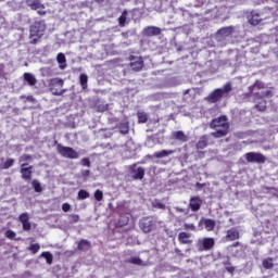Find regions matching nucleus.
<instances>
[{
  "instance_id": "obj_48",
  "label": "nucleus",
  "mask_w": 278,
  "mask_h": 278,
  "mask_svg": "<svg viewBox=\"0 0 278 278\" xmlns=\"http://www.w3.org/2000/svg\"><path fill=\"white\" fill-rule=\"evenodd\" d=\"M81 164H83V166H90V160H88V159H83V160H81Z\"/></svg>"
},
{
  "instance_id": "obj_9",
  "label": "nucleus",
  "mask_w": 278,
  "mask_h": 278,
  "mask_svg": "<svg viewBox=\"0 0 278 278\" xmlns=\"http://www.w3.org/2000/svg\"><path fill=\"white\" fill-rule=\"evenodd\" d=\"M245 159L248 162H256L257 164H264L266 162V157L263 154L249 152L245 154Z\"/></svg>"
},
{
  "instance_id": "obj_40",
  "label": "nucleus",
  "mask_w": 278,
  "mask_h": 278,
  "mask_svg": "<svg viewBox=\"0 0 278 278\" xmlns=\"http://www.w3.org/2000/svg\"><path fill=\"white\" fill-rule=\"evenodd\" d=\"M153 207H157V210H164V207H166L164 204H162V202L155 200L154 202H152Z\"/></svg>"
},
{
  "instance_id": "obj_6",
  "label": "nucleus",
  "mask_w": 278,
  "mask_h": 278,
  "mask_svg": "<svg viewBox=\"0 0 278 278\" xmlns=\"http://www.w3.org/2000/svg\"><path fill=\"white\" fill-rule=\"evenodd\" d=\"M63 86H64V80L60 78L52 79L50 85V90L52 94H55L58 97H60V94H64L65 90L62 89Z\"/></svg>"
},
{
  "instance_id": "obj_18",
  "label": "nucleus",
  "mask_w": 278,
  "mask_h": 278,
  "mask_svg": "<svg viewBox=\"0 0 278 278\" xmlns=\"http://www.w3.org/2000/svg\"><path fill=\"white\" fill-rule=\"evenodd\" d=\"M190 207H191L192 212H198V210H201V199L200 198H191Z\"/></svg>"
},
{
  "instance_id": "obj_23",
  "label": "nucleus",
  "mask_w": 278,
  "mask_h": 278,
  "mask_svg": "<svg viewBox=\"0 0 278 278\" xmlns=\"http://www.w3.org/2000/svg\"><path fill=\"white\" fill-rule=\"evenodd\" d=\"M239 236L238 230L236 228H231L227 231L226 240H238Z\"/></svg>"
},
{
  "instance_id": "obj_26",
  "label": "nucleus",
  "mask_w": 278,
  "mask_h": 278,
  "mask_svg": "<svg viewBox=\"0 0 278 278\" xmlns=\"http://www.w3.org/2000/svg\"><path fill=\"white\" fill-rule=\"evenodd\" d=\"M118 25L119 27H125V23H127V10L122 12V15L118 17Z\"/></svg>"
},
{
  "instance_id": "obj_38",
  "label": "nucleus",
  "mask_w": 278,
  "mask_h": 278,
  "mask_svg": "<svg viewBox=\"0 0 278 278\" xmlns=\"http://www.w3.org/2000/svg\"><path fill=\"white\" fill-rule=\"evenodd\" d=\"M137 116H138L139 123H144L147 121V113L139 112Z\"/></svg>"
},
{
  "instance_id": "obj_12",
  "label": "nucleus",
  "mask_w": 278,
  "mask_h": 278,
  "mask_svg": "<svg viewBox=\"0 0 278 278\" xmlns=\"http://www.w3.org/2000/svg\"><path fill=\"white\" fill-rule=\"evenodd\" d=\"M143 34L148 38H153V36H160V34H162V28L157 26H148L143 29Z\"/></svg>"
},
{
  "instance_id": "obj_47",
  "label": "nucleus",
  "mask_w": 278,
  "mask_h": 278,
  "mask_svg": "<svg viewBox=\"0 0 278 278\" xmlns=\"http://www.w3.org/2000/svg\"><path fill=\"white\" fill-rule=\"evenodd\" d=\"M185 229H190L191 231H194L197 228L194 227V224H185Z\"/></svg>"
},
{
  "instance_id": "obj_3",
  "label": "nucleus",
  "mask_w": 278,
  "mask_h": 278,
  "mask_svg": "<svg viewBox=\"0 0 278 278\" xmlns=\"http://www.w3.org/2000/svg\"><path fill=\"white\" fill-rule=\"evenodd\" d=\"M231 83L226 84L223 88L215 89L208 97V103H217L220 99H226L229 97V92H231Z\"/></svg>"
},
{
  "instance_id": "obj_25",
  "label": "nucleus",
  "mask_w": 278,
  "mask_h": 278,
  "mask_svg": "<svg viewBox=\"0 0 278 278\" xmlns=\"http://www.w3.org/2000/svg\"><path fill=\"white\" fill-rule=\"evenodd\" d=\"M266 85L262 81H256L252 87H250V92H256V90H264Z\"/></svg>"
},
{
  "instance_id": "obj_22",
  "label": "nucleus",
  "mask_w": 278,
  "mask_h": 278,
  "mask_svg": "<svg viewBox=\"0 0 278 278\" xmlns=\"http://www.w3.org/2000/svg\"><path fill=\"white\" fill-rule=\"evenodd\" d=\"M132 173L135 179H142L144 177V168L132 166Z\"/></svg>"
},
{
  "instance_id": "obj_16",
  "label": "nucleus",
  "mask_w": 278,
  "mask_h": 278,
  "mask_svg": "<svg viewBox=\"0 0 278 278\" xmlns=\"http://www.w3.org/2000/svg\"><path fill=\"white\" fill-rule=\"evenodd\" d=\"M56 62L59 64V68H61V71H64V68H66V55L62 52H60L56 55Z\"/></svg>"
},
{
  "instance_id": "obj_28",
  "label": "nucleus",
  "mask_w": 278,
  "mask_h": 278,
  "mask_svg": "<svg viewBox=\"0 0 278 278\" xmlns=\"http://www.w3.org/2000/svg\"><path fill=\"white\" fill-rule=\"evenodd\" d=\"M79 80H80V86L83 90H86V88H88V75L81 74L79 77Z\"/></svg>"
},
{
  "instance_id": "obj_55",
  "label": "nucleus",
  "mask_w": 278,
  "mask_h": 278,
  "mask_svg": "<svg viewBox=\"0 0 278 278\" xmlns=\"http://www.w3.org/2000/svg\"><path fill=\"white\" fill-rule=\"evenodd\" d=\"M188 92H190V90H187V91H186V94H188Z\"/></svg>"
},
{
  "instance_id": "obj_4",
  "label": "nucleus",
  "mask_w": 278,
  "mask_h": 278,
  "mask_svg": "<svg viewBox=\"0 0 278 278\" xmlns=\"http://www.w3.org/2000/svg\"><path fill=\"white\" fill-rule=\"evenodd\" d=\"M128 62V65L131 68V71H142L144 68V59L140 55H129Z\"/></svg>"
},
{
  "instance_id": "obj_33",
  "label": "nucleus",
  "mask_w": 278,
  "mask_h": 278,
  "mask_svg": "<svg viewBox=\"0 0 278 278\" xmlns=\"http://www.w3.org/2000/svg\"><path fill=\"white\" fill-rule=\"evenodd\" d=\"M197 147H198V149H205V147H207V137L200 138Z\"/></svg>"
},
{
  "instance_id": "obj_13",
  "label": "nucleus",
  "mask_w": 278,
  "mask_h": 278,
  "mask_svg": "<svg viewBox=\"0 0 278 278\" xmlns=\"http://www.w3.org/2000/svg\"><path fill=\"white\" fill-rule=\"evenodd\" d=\"M233 31H236L233 26L222 27L217 30V36H220L222 38H229Z\"/></svg>"
},
{
  "instance_id": "obj_42",
  "label": "nucleus",
  "mask_w": 278,
  "mask_h": 278,
  "mask_svg": "<svg viewBox=\"0 0 278 278\" xmlns=\"http://www.w3.org/2000/svg\"><path fill=\"white\" fill-rule=\"evenodd\" d=\"M13 164H14V160L9 159V160H7V161L4 162L2 168H10V166H13Z\"/></svg>"
},
{
  "instance_id": "obj_54",
  "label": "nucleus",
  "mask_w": 278,
  "mask_h": 278,
  "mask_svg": "<svg viewBox=\"0 0 278 278\" xmlns=\"http://www.w3.org/2000/svg\"><path fill=\"white\" fill-rule=\"evenodd\" d=\"M27 100L28 101H34V97L30 96V97L27 98Z\"/></svg>"
},
{
  "instance_id": "obj_2",
  "label": "nucleus",
  "mask_w": 278,
  "mask_h": 278,
  "mask_svg": "<svg viewBox=\"0 0 278 278\" xmlns=\"http://www.w3.org/2000/svg\"><path fill=\"white\" fill-rule=\"evenodd\" d=\"M211 127L216 129L215 132H212L214 138H223V136H227V131L229 129V123L227 122V116H220L219 118H215L211 123Z\"/></svg>"
},
{
  "instance_id": "obj_5",
  "label": "nucleus",
  "mask_w": 278,
  "mask_h": 278,
  "mask_svg": "<svg viewBox=\"0 0 278 278\" xmlns=\"http://www.w3.org/2000/svg\"><path fill=\"white\" fill-rule=\"evenodd\" d=\"M26 5L37 12L39 16H46L45 4L41 0H26Z\"/></svg>"
},
{
  "instance_id": "obj_44",
  "label": "nucleus",
  "mask_w": 278,
  "mask_h": 278,
  "mask_svg": "<svg viewBox=\"0 0 278 278\" xmlns=\"http://www.w3.org/2000/svg\"><path fill=\"white\" fill-rule=\"evenodd\" d=\"M70 222L72 223H79V215H71Z\"/></svg>"
},
{
  "instance_id": "obj_20",
  "label": "nucleus",
  "mask_w": 278,
  "mask_h": 278,
  "mask_svg": "<svg viewBox=\"0 0 278 278\" xmlns=\"http://www.w3.org/2000/svg\"><path fill=\"white\" fill-rule=\"evenodd\" d=\"M173 153H175V151L173 150H162V151L155 152L153 154V157L161 160L162 157H168V155H173Z\"/></svg>"
},
{
  "instance_id": "obj_41",
  "label": "nucleus",
  "mask_w": 278,
  "mask_h": 278,
  "mask_svg": "<svg viewBox=\"0 0 278 278\" xmlns=\"http://www.w3.org/2000/svg\"><path fill=\"white\" fill-rule=\"evenodd\" d=\"M29 251H31V253H36L37 251H40V245L38 243H33L29 247Z\"/></svg>"
},
{
  "instance_id": "obj_53",
  "label": "nucleus",
  "mask_w": 278,
  "mask_h": 278,
  "mask_svg": "<svg viewBox=\"0 0 278 278\" xmlns=\"http://www.w3.org/2000/svg\"><path fill=\"white\" fill-rule=\"evenodd\" d=\"M105 0H94L96 3H103Z\"/></svg>"
},
{
  "instance_id": "obj_17",
  "label": "nucleus",
  "mask_w": 278,
  "mask_h": 278,
  "mask_svg": "<svg viewBox=\"0 0 278 278\" xmlns=\"http://www.w3.org/2000/svg\"><path fill=\"white\" fill-rule=\"evenodd\" d=\"M172 136L174 140H179V142H188V136H186V134H184L181 130L174 131Z\"/></svg>"
},
{
  "instance_id": "obj_32",
  "label": "nucleus",
  "mask_w": 278,
  "mask_h": 278,
  "mask_svg": "<svg viewBox=\"0 0 278 278\" xmlns=\"http://www.w3.org/2000/svg\"><path fill=\"white\" fill-rule=\"evenodd\" d=\"M274 266H275V263H274L273 258H265V260L263 261V267H264V268L270 269V268H273Z\"/></svg>"
},
{
  "instance_id": "obj_29",
  "label": "nucleus",
  "mask_w": 278,
  "mask_h": 278,
  "mask_svg": "<svg viewBox=\"0 0 278 278\" xmlns=\"http://www.w3.org/2000/svg\"><path fill=\"white\" fill-rule=\"evenodd\" d=\"M119 131L121 134H128L129 132V123L128 122H123L119 124Z\"/></svg>"
},
{
  "instance_id": "obj_46",
  "label": "nucleus",
  "mask_w": 278,
  "mask_h": 278,
  "mask_svg": "<svg viewBox=\"0 0 278 278\" xmlns=\"http://www.w3.org/2000/svg\"><path fill=\"white\" fill-rule=\"evenodd\" d=\"M62 210H63V212H70V211H71V204L64 203V204L62 205Z\"/></svg>"
},
{
  "instance_id": "obj_11",
  "label": "nucleus",
  "mask_w": 278,
  "mask_h": 278,
  "mask_svg": "<svg viewBox=\"0 0 278 278\" xmlns=\"http://www.w3.org/2000/svg\"><path fill=\"white\" fill-rule=\"evenodd\" d=\"M140 229H142V231L144 233H149V231H152L153 230V218L147 217V218L141 219Z\"/></svg>"
},
{
  "instance_id": "obj_10",
  "label": "nucleus",
  "mask_w": 278,
  "mask_h": 278,
  "mask_svg": "<svg viewBox=\"0 0 278 278\" xmlns=\"http://www.w3.org/2000/svg\"><path fill=\"white\" fill-rule=\"evenodd\" d=\"M198 247L200 251H210V249L214 247V239L213 238L200 239L198 242Z\"/></svg>"
},
{
  "instance_id": "obj_19",
  "label": "nucleus",
  "mask_w": 278,
  "mask_h": 278,
  "mask_svg": "<svg viewBox=\"0 0 278 278\" xmlns=\"http://www.w3.org/2000/svg\"><path fill=\"white\" fill-rule=\"evenodd\" d=\"M27 164H22V169H21V173H22V177L24 179H30L31 178V166L30 167H26Z\"/></svg>"
},
{
  "instance_id": "obj_24",
  "label": "nucleus",
  "mask_w": 278,
  "mask_h": 278,
  "mask_svg": "<svg viewBox=\"0 0 278 278\" xmlns=\"http://www.w3.org/2000/svg\"><path fill=\"white\" fill-rule=\"evenodd\" d=\"M250 25H260L262 23V18L260 17V14L252 13L251 17L249 18Z\"/></svg>"
},
{
  "instance_id": "obj_35",
  "label": "nucleus",
  "mask_w": 278,
  "mask_h": 278,
  "mask_svg": "<svg viewBox=\"0 0 278 278\" xmlns=\"http://www.w3.org/2000/svg\"><path fill=\"white\" fill-rule=\"evenodd\" d=\"M33 187L35 189V192H42V187L40 186V182L38 180H33Z\"/></svg>"
},
{
  "instance_id": "obj_43",
  "label": "nucleus",
  "mask_w": 278,
  "mask_h": 278,
  "mask_svg": "<svg viewBox=\"0 0 278 278\" xmlns=\"http://www.w3.org/2000/svg\"><path fill=\"white\" fill-rule=\"evenodd\" d=\"M7 238H10L11 240L16 237V232L12 230H8L5 232Z\"/></svg>"
},
{
  "instance_id": "obj_7",
  "label": "nucleus",
  "mask_w": 278,
  "mask_h": 278,
  "mask_svg": "<svg viewBox=\"0 0 278 278\" xmlns=\"http://www.w3.org/2000/svg\"><path fill=\"white\" fill-rule=\"evenodd\" d=\"M58 152L63 157H70V160H77L79 157V154L73 150V148L58 146Z\"/></svg>"
},
{
  "instance_id": "obj_1",
  "label": "nucleus",
  "mask_w": 278,
  "mask_h": 278,
  "mask_svg": "<svg viewBox=\"0 0 278 278\" xmlns=\"http://www.w3.org/2000/svg\"><path fill=\"white\" fill-rule=\"evenodd\" d=\"M45 31H47V24H45V21L34 22L29 27L30 45H38L42 39V36H45Z\"/></svg>"
},
{
  "instance_id": "obj_34",
  "label": "nucleus",
  "mask_w": 278,
  "mask_h": 278,
  "mask_svg": "<svg viewBox=\"0 0 278 278\" xmlns=\"http://www.w3.org/2000/svg\"><path fill=\"white\" fill-rule=\"evenodd\" d=\"M41 257H45L47 260V264H51L53 262V256L49 252H43L41 254Z\"/></svg>"
},
{
  "instance_id": "obj_14",
  "label": "nucleus",
  "mask_w": 278,
  "mask_h": 278,
  "mask_svg": "<svg viewBox=\"0 0 278 278\" xmlns=\"http://www.w3.org/2000/svg\"><path fill=\"white\" fill-rule=\"evenodd\" d=\"M201 227H204L206 231H214V227H216V222L210 218H202L200 220Z\"/></svg>"
},
{
  "instance_id": "obj_31",
  "label": "nucleus",
  "mask_w": 278,
  "mask_h": 278,
  "mask_svg": "<svg viewBox=\"0 0 278 278\" xmlns=\"http://www.w3.org/2000/svg\"><path fill=\"white\" fill-rule=\"evenodd\" d=\"M126 149H128V153H130L128 157H131V155H134V151L136 150V146L134 144V141H128L126 143Z\"/></svg>"
},
{
  "instance_id": "obj_52",
  "label": "nucleus",
  "mask_w": 278,
  "mask_h": 278,
  "mask_svg": "<svg viewBox=\"0 0 278 278\" xmlns=\"http://www.w3.org/2000/svg\"><path fill=\"white\" fill-rule=\"evenodd\" d=\"M154 138H149L148 139V144H151V142H153Z\"/></svg>"
},
{
  "instance_id": "obj_37",
  "label": "nucleus",
  "mask_w": 278,
  "mask_h": 278,
  "mask_svg": "<svg viewBox=\"0 0 278 278\" xmlns=\"http://www.w3.org/2000/svg\"><path fill=\"white\" fill-rule=\"evenodd\" d=\"M130 262L131 264H136L137 266H144V262H142V260H140L139 257H132Z\"/></svg>"
},
{
  "instance_id": "obj_30",
  "label": "nucleus",
  "mask_w": 278,
  "mask_h": 278,
  "mask_svg": "<svg viewBox=\"0 0 278 278\" xmlns=\"http://www.w3.org/2000/svg\"><path fill=\"white\" fill-rule=\"evenodd\" d=\"M78 249L80 251H88L90 249V242L86 241V240H81L79 243H78Z\"/></svg>"
},
{
  "instance_id": "obj_8",
  "label": "nucleus",
  "mask_w": 278,
  "mask_h": 278,
  "mask_svg": "<svg viewBox=\"0 0 278 278\" xmlns=\"http://www.w3.org/2000/svg\"><path fill=\"white\" fill-rule=\"evenodd\" d=\"M264 96L265 97L270 96V90L262 91L261 96L260 93H256V98H255L256 110H258L260 112H264V110H266V101L263 98Z\"/></svg>"
},
{
  "instance_id": "obj_50",
  "label": "nucleus",
  "mask_w": 278,
  "mask_h": 278,
  "mask_svg": "<svg viewBox=\"0 0 278 278\" xmlns=\"http://www.w3.org/2000/svg\"><path fill=\"white\" fill-rule=\"evenodd\" d=\"M83 175H84L85 177L88 176V175H90V170H88V169L84 170V172H83Z\"/></svg>"
},
{
  "instance_id": "obj_27",
  "label": "nucleus",
  "mask_w": 278,
  "mask_h": 278,
  "mask_svg": "<svg viewBox=\"0 0 278 278\" xmlns=\"http://www.w3.org/2000/svg\"><path fill=\"white\" fill-rule=\"evenodd\" d=\"M24 79L27 81V84H29V86H34L36 84V77L33 74L25 73Z\"/></svg>"
},
{
  "instance_id": "obj_45",
  "label": "nucleus",
  "mask_w": 278,
  "mask_h": 278,
  "mask_svg": "<svg viewBox=\"0 0 278 278\" xmlns=\"http://www.w3.org/2000/svg\"><path fill=\"white\" fill-rule=\"evenodd\" d=\"M29 160H31V156L27 154H24L20 157V162H27Z\"/></svg>"
},
{
  "instance_id": "obj_51",
  "label": "nucleus",
  "mask_w": 278,
  "mask_h": 278,
  "mask_svg": "<svg viewBox=\"0 0 278 278\" xmlns=\"http://www.w3.org/2000/svg\"><path fill=\"white\" fill-rule=\"evenodd\" d=\"M176 212H186L184 208L175 207Z\"/></svg>"
},
{
  "instance_id": "obj_21",
  "label": "nucleus",
  "mask_w": 278,
  "mask_h": 278,
  "mask_svg": "<svg viewBox=\"0 0 278 278\" xmlns=\"http://www.w3.org/2000/svg\"><path fill=\"white\" fill-rule=\"evenodd\" d=\"M178 240L181 244H190V242H192V240H190V233L188 232H180L178 235Z\"/></svg>"
},
{
  "instance_id": "obj_36",
  "label": "nucleus",
  "mask_w": 278,
  "mask_h": 278,
  "mask_svg": "<svg viewBox=\"0 0 278 278\" xmlns=\"http://www.w3.org/2000/svg\"><path fill=\"white\" fill-rule=\"evenodd\" d=\"M88 197H90V193H88V191L86 190H80L78 192V199L80 200L88 199Z\"/></svg>"
},
{
  "instance_id": "obj_39",
  "label": "nucleus",
  "mask_w": 278,
  "mask_h": 278,
  "mask_svg": "<svg viewBox=\"0 0 278 278\" xmlns=\"http://www.w3.org/2000/svg\"><path fill=\"white\" fill-rule=\"evenodd\" d=\"M94 199H96V201H102V199H103V191L97 190L94 192Z\"/></svg>"
},
{
  "instance_id": "obj_15",
  "label": "nucleus",
  "mask_w": 278,
  "mask_h": 278,
  "mask_svg": "<svg viewBox=\"0 0 278 278\" xmlns=\"http://www.w3.org/2000/svg\"><path fill=\"white\" fill-rule=\"evenodd\" d=\"M20 222L23 225V229L25 231H29V229H31V224L29 223V215H27V213H23L22 215H20Z\"/></svg>"
},
{
  "instance_id": "obj_49",
  "label": "nucleus",
  "mask_w": 278,
  "mask_h": 278,
  "mask_svg": "<svg viewBox=\"0 0 278 278\" xmlns=\"http://www.w3.org/2000/svg\"><path fill=\"white\" fill-rule=\"evenodd\" d=\"M226 270H228L230 273V275H233V270H236V268L233 266H226Z\"/></svg>"
}]
</instances>
